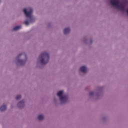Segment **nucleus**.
Listing matches in <instances>:
<instances>
[{
    "label": "nucleus",
    "mask_w": 128,
    "mask_h": 128,
    "mask_svg": "<svg viewBox=\"0 0 128 128\" xmlns=\"http://www.w3.org/2000/svg\"><path fill=\"white\" fill-rule=\"evenodd\" d=\"M28 10L25 8L24 10V14H26V17L28 18L29 21L26 20L24 22V24H26V26H28L30 24V22H34V20L36 19L32 16V12H34V10L32 9V8H29Z\"/></svg>",
    "instance_id": "f257e3e1"
},
{
    "label": "nucleus",
    "mask_w": 128,
    "mask_h": 128,
    "mask_svg": "<svg viewBox=\"0 0 128 128\" xmlns=\"http://www.w3.org/2000/svg\"><path fill=\"white\" fill-rule=\"evenodd\" d=\"M110 4L112 6H116L117 8H118L120 10L124 12V8H126V5L121 3L120 4V0H110Z\"/></svg>",
    "instance_id": "f03ea898"
},
{
    "label": "nucleus",
    "mask_w": 128,
    "mask_h": 128,
    "mask_svg": "<svg viewBox=\"0 0 128 128\" xmlns=\"http://www.w3.org/2000/svg\"><path fill=\"white\" fill-rule=\"evenodd\" d=\"M40 58H41L40 62L42 64H46L50 60V55L48 53L46 52H44L39 56Z\"/></svg>",
    "instance_id": "7ed1b4c3"
},
{
    "label": "nucleus",
    "mask_w": 128,
    "mask_h": 128,
    "mask_svg": "<svg viewBox=\"0 0 128 128\" xmlns=\"http://www.w3.org/2000/svg\"><path fill=\"white\" fill-rule=\"evenodd\" d=\"M62 94H64V91L62 90L59 91L57 93V96L60 98V102H68V95L62 96Z\"/></svg>",
    "instance_id": "20e7f679"
},
{
    "label": "nucleus",
    "mask_w": 128,
    "mask_h": 128,
    "mask_svg": "<svg viewBox=\"0 0 128 128\" xmlns=\"http://www.w3.org/2000/svg\"><path fill=\"white\" fill-rule=\"evenodd\" d=\"M22 54H24L25 58H26V55L24 53H22L21 54H20L18 56H17L16 59L17 60L19 64H24L26 62V60H20V56H22Z\"/></svg>",
    "instance_id": "39448f33"
},
{
    "label": "nucleus",
    "mask_w": 128,
    "mask_h": 128,
    "mask_svg": "<svg viewBox=\"0 0 128 128\" xmlns=\"http://www.w3.org/2000/svg\"><path fill=\"white\" fill-rule=\"evenodd\" d=\"M24 100H22L19 102L18 104V106L20 108H24Z\"/></svg>",
    "instance_id": "423d86ee"
},
{
    "label": "nucleus",
    "mask_w": 128,
    "mask_h": 128,
    "mask_svg": "<svg viewBox=\"0 0 128 128\" xmlns=\"http://www.w3.org/2000/svg\"><path fill=\"white\" fill-rule=\"evenodd\" d=\"M80 70L82 72H84V74H86L88 72V68L84 66H82L80 68Z\"/></svg>",
    "instance_id": "0eeeda50"
},
{
    "label": "nucleus",
    "mask_w": 128,
    "mask_h": 128,
    "mask_svg": "<svg viewBox=\"0 0 128 128\" xmlns=\"http://www.w3.org/2000/svg\"><path fill=\"white\" fill-rule=\"evenodd\" d=\"M6 110V106L2 105L0 108V112H4Z\"/></svg>",
    "instance_id": "6e6552de"
},
{
    "label": "nucleus",
    "mask_w": 128,
    "mask_h": 128,
    "mask_svg": "<svg viewBox=\"0 0 128 128\" xmlns=\"http://www.w3.org/2000/svg\"><path fill=\"white\" fill-rule=\"evenodd\" d=\"M22 28V26H16L13 28L14 30H20Z\"/></svg>",
    "instance_id": "1a4fd4ad"
},
{
    "label": "nucleus",
    "mask_w": 128,
    "mask_h": 128,
    "mask_svg": "<svg viewBox=\"0 0 128 128\" xmlns=\"http://www.w3.org/2000/svg\"><path fill=\"white\" fill-rule=\"evenodd\" d=\"M70 29L69 28H65L64 30V32H70Z\"/></svg>",
    "instance_id": "9d476101"
},
{
    "label": "nucleus",
    "mask_w": 128,
    "mask_h": 128,
    "mask_svg": "<svg viewBox=\"0 0 128 128\" xmlns=\"http://www.w3.org/2000/svg\"><path fill=\"white\" fill-rule=\"evenodd\" d=\"M44 118V117L42 115H39L38 116V120H42Z\"/></svg>",
    "instance_id": "9b49d317"
},
{
    "label": "nucleus",
    "mask_w": 128,
    "mask_h": 128,
    "mask_svg": "<svg viewBox=\"0 0 128 128\" xmlns=\"http://www.w3.org/2000/svg\"><path fill=\"white\" fill-rule=\"evenodd\" d=\"M20 98H22V96L20 95H18L16 96V100H20Z\"/></svg>",
    "instance_id": "f8f14e48"
},
{
    "label": "nucleus",
    "mask_w": 128,
    "mask_h": 128,
    "mask_svg": "<svg viewBox=\"0 0 128 128\" xmlns=\"http://www.w3.org/2000/svg\"><path fill=\"white\" fill-rule=\"evenodd\" d=\"M94 92H90L89 94L90 96H94Z\"/></svg>",
    "instance_id": "ddd939ff"
},
{
    "label": "nucleus",
    "mask_w": 128,
    "mask_h": 128,
    "mask_svg": "<svg viewBox=\"0 0 128 128\" xmlns=\"http://www.w3.org/2000/svg\"><path fill=\"white\" fill-rule=\"evenodd\" d=\"M64 34H66V33H64Z\"/></svg>",
    "instance_id": "4468645a"
},
{
    "label": "nucleus",
    "mask_w": 128,
    "mask_h": 128,
    "mask_svg": "<svg viewBox=\"0 0 128 128\" xmlns=\"http://www.w3.org/2000/svg\"><path fill=\"white\" fill-rule=\"evenodd\" d=\"M91 42H92V40H91Z\"/></svg>",
    "instance_id": "2eb2a0df"
}]
</instances>
